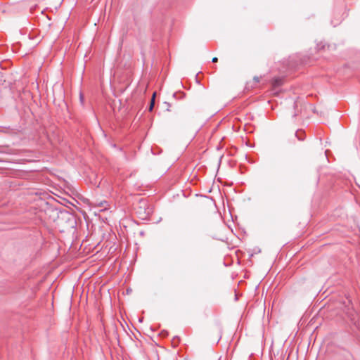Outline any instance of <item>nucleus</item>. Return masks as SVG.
Masks as SVG:
<instances>
[{
	"label": "nucleus",
	"mask_w": 360,
	"mask_h": 360,
	"mask_svg": "<svg viewBox=\"0 0 360 360\" xmlns=\"http://www.w3.org/2000/svg\"><path fill=\"white\" fill-rule=\"evenodd\" d=\"M254 79H255L256 82H259V78H258V77H254Z\"/></svg>",
	"instance_id": "obj_5"
},
{
	"label": "nucleus",
	"mask_w": 360,
	"mask_h": 360,
	"mask_svg": "<svg viewBox=\"0 0 360 360\" xmlns=\"http://www.w3.org/2000/svg\"><path fill=\"white\" fill-rule=\"evenodd\" d=\"M165 104H166L167 110L169 111L170 104L168 103H165Z\"/></svg>",
	"instance_id": "obj_3"
},
{
	"label": "nucleus",
	"mask_w": 360,
	"mask_h": 360,
	"mask_svg": "<svg viewBox=\"0 0 360 360\" xmlns=\"http://www.w3.org/2000/svg\"><path fill=\"white\" fill-rule=\"evenodd\" d=\"M281 84H282V81L281 79H275L273 81V85L274 86H278L281 85Z\"/></svg>",
	"instance_id": "obj_2"
},
{
	"label": "nucleus",
	"mask_w": 360,
	"mask_h": 360,
	"mask_svg": "<svg viewBox=\"0 0 360 360\" xmlns=\"http://www.w3.org/2000/svg\"><path fill=\"white\" fill-rule=\"evenodd\" d=\"M213 63H217L218 61V58L217 57H214L212 60Z\"/></svg>",
	"instance_id": "obj_4"
},
{
	"label": "nucleus",
	"mask_w": 360,
	"mask_h": 360,
	"mask_svg": "<svg viewBox=\"0 0 360 360\" xmlns=\"http://www.w3.org/2000/svg\"><path fill=\"white\" fill-rule=\"evenodd\" d=\"M155 95H156V94L153 93L152 98H151V101H150V106H149V110L150 111H151L153 110V107H154Z\"/></svg>",
	"instance_id": "obj_1"
}]
</instances>
